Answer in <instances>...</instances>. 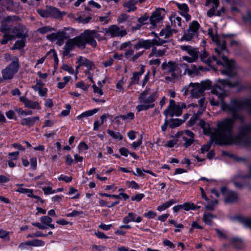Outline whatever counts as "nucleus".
Segmentation results:
<instances>
[{
	"label": "nucleus",
	"mask_w": 251,
	"mask_h": 251,
	"mask_svg": "<svg viewBox=\"0 0 251 251\" xmlns=\"http://www.w3.org/2000/svg\"><path fill=\"white\" fill-rule=\"evenodd\" d=\"M212 93L217 96L221 100V106L223 110L229 111L232 113L233 118H227L218 123L217 130L211 128L208 123L201 120L200 125L203 129V133L205 134L210 135L211 141L220 145L230 144L233 143H244L246 137L240 135L236 139H234L230 133L233 121L237 118L235 113L237 109L243 107L242 103L236 100L232 102L231 105L229 106L223 102V100L226 96V93L218 84L215 86Z\"/></svg>",
	"instance_id": "obj_1"
},
{
	"label": "nucleus",
	"mask_w": 251,
	"mask_h": 251,
	"mask_svg": "<svg viewBox=\"0 0 251 251\" xmlns=\"http://www.w3.org/2000/svg\"><path fill=\"white\" fill-rule=\"evenodd\" d=\"M208 34L218 46L215 48V51L219 57L221 58L222 62L221 63L220 61H216V63L217 64H221L224 67L223 69L221 70L222 73L229 76L234 75L236 73L234 62L232 60H228L226 56L227 52L225 47V42L226 41L224 40L222 38H219L215 29L209 28Z\"/></svg>",
	"instance_id": "obj_2"
},
{
	"label": "nucleus",
	"mask_w": 251,
	"mask_h": 251,
	"mask_svg": "<svg viewBox=\"0 0 251 251\" xmlns=\"http://www.w3.org/2000/svg\"><path fill=\"white\" fill-rule=\"evenodd\" d=\"M156 93L150 89L146 90L138 97V104L136 106L138 112L144 111L154 107V101L157 98Z\"/></svg>",
	"instance_id": "obj_3"
},
{
	"label": "nucleus",
	"mask_w": 251,
	"mask_h": 251,
	"mask_svg": "<svg viewBox=\"0 0 251 251\" xmlns=\"http://www.w3.org/2000/svg\"><path fill=\"white\" fill-rule=\"evenodd\" d=\"M210 86L209 81L199 83H190L185 86L181 90L185 96L190 95L191 97L197 98L202 95L204 90L208 89Z\"/></svg>",
	"instance_id": "obj_4"
},
{
	"label": "nucleus",
	"mask_w": 251,
	"mask_h": 251,
	"mask_svg": "<svg viewBox=\"0 0 251 251\" xmlns=\"http://www.w3.org/2000/svg\"><path fill=\"white\" fill-rule=\"evenodd\" d=\"M186 108L185 103H182L180 105L176 104L175 101L173 100H170L169 105L167 109L164 110V113L166 117L170 116L171 117L179 116L182 114V110L183 108Z\"/></svg>",
	"instance_id": "obj_5"
},
{
	"label": "nucleus",
	"mask_w": 251,
	"mask_h": 251,
	"mask_svg": "<svg viewBox=\"0 0 251 251\" xmlns=\"http://www.w3.org/2000/svg\"><path fill=\"white\" fill-rule=\"evenodd\" d=\"M19 69V63L16 58L7 67L1 71L2 79L8 80L12 79L14 75L17 73Z\"/></svg>",
	"instance_id": "obj_6"
},
{
	"label": "nucleus",
	"mask_w": 251,
	"mask_h": 251,
	"mask_svg": "<svg viewBox=\"0 0 251 251\" xmlns=\"http://www.w3.org/2000/svg\"><path fill=\"white\" fill-rule=\"evenodd\" d=\"M211 192L216 197H219L221 194H222L225 197L226 202H232L235 201L238 199V196L235 193L232 191H229L225 187L222 188L220 192L213 189H211Z\"/></svg>",
	"instance_id": "obj_7"
},
{
	"label": "nucleus",
	"mask_w": 251,
	"mask_h": 251,
	"mask_svg": "<svg viewBox=\"0 0 251 251\" xmlns=\"http://www.w3.org/2000/svg\"><path fill=\"white\" fill-rule=\"evenodd\" d=\"M181 50L186 51L190 56L184 55L182 57L183 60L186 61L189 63H192L195 61L198 57L199 51L197 49L189 46H181Z\"/></svg>",
	"instance_id": "obj_8"
},
{
	"label": "nucleus",
	"mask_w": 251,
	"mask_h": 251,
	"mask_svg": "<svg viewBox=\"0 0 251 251\" xmlns=\"http://www.w3.org/2000/svg\"><path fill=\"white\" fill-rule=\"evenodd\" d=\"M103 32L104 33V35H110L111 37H123L126 33L125 30L121 29L115 25H112L108 28L104 29Z\"/></svg>",
	"instance_id": "obj_9"
},
{
	"label": "nucleus",
	"mask_w": 251,
	"mask_h": 251,
	"mask_svg": "<svg viewBox=\"0 0 251 251\" xmlns=\"http://www.w3.org/2000/svg\"><path fill=\"white\" fill-rule=\"evenodd\" d=\"M165 41L160 39H154L152 41L145 40L140 41L138 43L135 45V48L136 50L140 49V48H144L145 49H149L152 45H162Z\"/></svg>",
	"instance_id": "obj_10"
},
{
	"label": "nucleus",
	"mask_w": 251,
	"mask_h": 251,
	"mask_svg": "<svg viewBox=\"0 0 251 251\" xmlns=\"http://www.w3.org/2000/svg\"><path fill=\"white\" fill-rule=\"evenodd\" d=\"M165 11L163 9H156L150 17V21L152 25H155L157 23L162 20L165 15Z\"/></svg>",
	"instance_id": "obj_11"
},
{
	"label": "nucleus",
	"mask_w": 251,
	"mask_h": 251,
	"mask_svg": "<svg viewBox=\"0 0 251 251\" xmlns=\"http://www.w3.org/2000/svg\"><path fill=\"white\" fill-rule=\"evenodd\" d=\"M86 43L82 34L72 40H69L66 43V47L68 49H71L74 46L82 47Z\"/></svg>",
	"instance_id": "obj_12"
},
{
	"label": "nucleus",
	"mask_w": 251,
	"mask_h": 251,
	"mask_svg": "<svg viewBox=\"0 0 251 251\" xmlns=\"http://www.w3.org/2000/svg\"><path fill=\"white\" fill-rule=\"evenodd\" d=\"M94 30H86L82 34V37L84 38V40L86 43L89 44L93 47H96L97 46L96 41L94 40Z\"/></svg>",
	"instance_id": "obj_13"
},
{
	"label": "nucleus",
	"mask_w": 251,
	"mask_h": 251,
	"mask_svg": "<svg viewBox=\"0 0 251 251\" xmlns=\"http://www.w3.org/2000/svg\"><path fill=\"white\" fill-rule=\"evenodd\" d=\"M45 245V242L38 239H34L31 241H27L21 243L19 248L22 250L25 249L27 246L42 247Z\"/></svg>",
	"instance_id": "obj_14"
},
{
	"label": "nucleus",
	"mask_w": 251,
	"mask_h": 251,
	"mask_svg": "<svg viewBox=\"0 0 251 251\" xmlns=\"http://www.w3.org/2000/svg\"><path fill=\"white\" fill-rule=\"evenodd\" d=\"M22 36V33L20 29H15L12 31V34H10V31L5 34L3 37L1 41V43L2 44H5L7 43V42L15 38V37H20Z\"/></svg>",
	"instance_id": "obj_15"
},
{
	"label": "nucleus",
	"mask_w": 251,
	"mask_h": 251,
	"mask_svg": "<svg viewBox=\"0 0 251 251\" xmlns=\"http://www.w3.org/2000/svg\"><path fill=\"white\" fill-rule=\"evenodd\" d=\"M162 68L165 71L171 73L172 76L175 75L176 72L177 73L178 72L177 65L173 62L163 63L162 64Z\"/></svg>",
	"instance_id": "obj_16"
},
{
	"label": "nucleus",
	"mask_w": 251,
	"mask_h": 251,
	"mask_svg": "<svg viewBox=\"0 0 251 251\" xmlns=\"http://www.w3.org/2000/svg\"><path fill=\"white\" fill-rule=\"evenodd\" d=\"M176 5L179 9V14L184 17L187 21H189L191 17L188 14L189 9L188 5L185 3H177Z\"/></svg>",
	"instance_id": "obj_17"
},
{
	"label": "nucleus",
	"mask_w": 251,
	"mask_h": 251,
	"mask_svg": "<svg viewBox=\"0 0 251 251\" xmlns=\"http://www.w3.org/2000/svg\"><path fill=\"white\" fill-rule=\"evenodd\" d=\"M35 91H38L41 97H46L47 95L48 89L44 87V84L40 81H37L36 84L32 87Z\"/></svg>",
	"instance_id": "obj_18"
},
{
	"label": "nucleus",
	"mask_w": 251,
	"mask_h": 251,
	"mask_svg": "<svg viewBox=\"0 0 251 251\" xmlns=\"http://www.w3.org/2000/svg\"><path fill=\"white\" fill-rule=\"evenodd\" d=\"M142 221V218L137 216L136 214L129 212L127 216L124 218L123 222L125 224H128L130 222L140 223Z\"/></svg>",
	"instance_id": "obj_19"
},
{
	"label": "nucleus",
	"mask_w": 251,
	"mask_h": 251,
	"mask_svg": "<svg viewBox=\"0 0 251 251\" xmlns=\"http://www.w3.org/2000/svg\"><path fill=\"white\" fill-rule=\"evenodd\" d=\"M182 138L185 141V145L188 147L191 145L194 141V134L192 131L186 130L183 132Z\"/></svg>",
	"instance_id": "obj_20"
},
{
	"label": "nucleus",
	"mask_w": 251,
	"mask_h": 251,
	"mask_svg": "<svg viewBox=\"0 0 251 251\" xmlns=\"http://www.w3.org/2000/svg\"><path fill=\"white\" fill-rule=\"evenodd\" d=\"M201 191L202 197L207 201V205L205 206V208L208 210H213L215 206L218 204L217 200H215L211 202H209L204 192V190L202 188H201Z\"/></svg>",
	"instance_id": "obj_21"
},
{
	"label": "nucleus",
	"mask_w": 251,
	"mask_h": 251,
	"mask_svg": "<svg viewBox=\"0 0 251 251\" xmlns=\"http://www.w3.org/2000/svg\"><path fill=\"white\" fill-rule=\"evenodd\" d=\"M39 119V117H33L24 118L21 120V123L22 125L31 126L34 124V123Z\"/></svg>",
	"instance_id": "obj_22"
},
{
	"label": "nucleus",
	"mask_w": 251,
	"mask_h": 251,
	"mask_svg": "<svg viewBox=\"0 0 251 251\" xmlns=\"http://www.w3.org/2000/svg\"><path fill=\"white\" fill-rule=\"evenodd\" d=\"M99 109L98 108H95L92 110H89L87 111H86L83 113H82L81 114L77 116L76 118L78 120H82L84 118L88 117L90 116H91L96 113L97 112H98Z\"/></svg>",
	"instance_id": "obj_23"
},
{
	"label": "nucleus",
	"mask_w": 251,
	"mask_h": 251,
	"mask_svg": "<svg viewBox=\"0 0 251 251\" xmlns=\"http://www.w3.org/2000/svg\"><path fill=\"white\" fill-rule=\"evenodd\" d=\"M137 1V0H129L124 3V6L126 8V10L128 12L134 11L136 9L135 5Z\"/></svg>",
	"instance_id": "obj_24"
},
{
	"label": "nucleus",
	"mask_w": 251,
	"mask_h": 251,
	"mask_svg": "<svg viewBox=\"0 0 251 251\" xmlns=\"http://www.w3.org/2000/svg\"><path fill=\"white\" fill-rule=\"evenodd\" d=\"M57 42L56 43L60 46L63 43L64 39L67 38L69 36L65 31H59L57 32Z\"/></svg>",
	"instance_id": "obj_25"
},
{
	"label": "nucleus",
	"mask_w": 251,
	"mask_h": 251,
	"mask_svg": "<svg viewBox=\"0 0 251 251\" xmlns=\"http://www.w3.org/2000/svg\"><path fill=\"white\" fill-rule=\"evenodd\" d=\"M17 19L16 17H7L5 20L2 22V25L0 27V30L2 31V32H7V31H8L9 30V28H7L5 25H6V23H8V24H10L11 22Z\"/></svg>",
	"instance_id": "obj_26"
},
{
	"label": "nucleus",
	"mask_w": 251,
	"mask_h": 251,
	"mask_svg": "<svg viewBox=\"0 0 251 251\" xmlns=\"http://www.w3.org/2000/svg\"><path fill=\"white\" fill-rule=\"evenodd\" d=\"M229 241L231 244L235 248H240L242 247L243 241L238 237H232L230 239Z\"/></svg>",
	"instance_id": "obj_27"
},
{
	"label": "nucleus",
	"mask_w": 251,
	"mask_h": 251,
	"mask_svg": "<svg viewBox=\"0 0 251 251\" xmlns=\"http://www.w3.org/2000/svg\"><path fill=\"white\" fill-rule=\"evenodd\" d=\"M201 59L203 62H204L207 64H209L211 62L212 60L216 61V58L214 56H212V59H210V57H208V53L205 51L201 54Z\"/></svg>",
	"instance_id": "obj_28"
},
{
	"label": "nucleus",
	"mask_w": 251,
	"mask_h": 251,
	"mask_svg": "<svg viewBox=\"0 0 251 251\" xmlns=\"http://www.w3.org/2000/svg\"><path fill=\"white\" fill-rule=\"evenodd\" d=\"M182 209L186 211L196 210L200 208V206L195 205L193 203L186 202L182 204Z\"/></svg>",
	"instance_id": "obj_29"
},
{
	"label": "nucleus",
	"mask_w": 251,
	"mask_h": 251,
	"mask_svg": "<svg viewBox=\"0 0 251 251\" xmlns=\"http://www.w3.org/2000/svg\"><path fill=\"white\" fill-rule=\"evenodd\" d=\"M166 52V49L157 50L156 48H153L152 49L151 52L149 55V57L152 56H155L156 57H159L163 56L165 54Z\"/></svg>",
	"instance_id": "obj_30"
},
{
	"label": "nucleus",
	"mask_w": 251,
	"mask_h": 251,
	"mask_svg": "<svg viewBox=\"0 0 251 251\" xmlns=\"http://www.w3.org/2000/svg\"><path fill=\"white\" fill-rule=\"evenodd\" d=\"M197 35H198L196 33L188 29L185 32L184 35L181 38V40L189 41H190L194 37L197 36Z\"/></svg>",
	"instance_id": "obj_31"
},
{
	"label": "nucleus",
	"mask_w": 251,
	"mask_h": 251,
	"mask_svg": "<svg viewBox=\"0 0 251 251\" xmlns=\"http://www.w3.org/2000/svg\"><path fill=\"white\" fill-rule=\"evenodd\" d=\"M175 203V201L173 200H171L169 201H166L162 204L158 206L157 208V210L159 211H162L165 210L166 209L171 206L172 204Z\"/></svg>",
	"instance_id": "obj_32"
},
{
	"label": "nucleus",
	"mask_w": 251,
	"mask_h": 251,
	"mask_svg": "<svg viewBox=\"0 0 251 251\" xmlns=\"http://www.w3.org/2000/svg\"><path fill=\"white\" fill-rule=\"evenodd\" d=\"M77 63H78V66L76 67V71H77V69L81 66H85L86 65H90L89 60L85 58H84L82 56H79L77 59Z\"/></svg>",
	"instance_id": "obj_33"
},
{
	"label": "nucleus",
	"mask_w": 251,
	"mask_h": 251,
	"mask_svg": "<svg viewBox=\"0 0 251 251\" xmlns=\"http://www.w3.org/2000/svg\"><path fill=\"white\" fill-rule=\"evenodd\" d=\"M144 72V67H142L141 71L140 72H136L134 73L133 75L131 78V83L132 84L136 83L138 82L139 78Z\"/></svg>",
	"instance_id": "obj_34"
},
{
	"label": "nucleus",
	"mask_w": 251,
	"mask_h": 251,
	"mask_svg": "<svg viewBox=\"0 0 251 251\" xmlns=\"http://www.w3.org/2000/svg\"><path fill=\"white\" fill-rule=\"evenodd\" d=\"M172 34V31L169 26L163 29L160 32V36L164 37L165 38L169 37Z\"/></svg>",
	"instance_id": "obj_35"
},
{
	"label": "nucleus",
	"mask_w": 251,
	"mask_h": 251,
	"mask_svg": "<svg viewBox=\"0 0 251 251\" xmlns=\"http://www.w3.org/2000/svg\"><path fill=\"white\" fill-rule=\"evenodd\" d=\"M25 106L29 108L40 109V106L38 102L32 101L28 99L24 103Z\"/></svg>",
	"instance_id": "obj_36"
},
{
	"label": "nucleus",
	"mask_w": 251,
	"mask_h": 251,
	"mask_svg": "<svg viewBox=\"0 0 251 251\" xmlns=\"http://www.w3.org/2000/svg\"><path fill=\"white\" fill-rule=\"evenodd\" d=\"M213 218V215L208 212H205L204 213L203 220L204 222L208 225H211L212 224V219Z\"/></svg>",
	"instance_id": "obj_37"
},
{
	"label": "nucleus",
	"mask_w": 251,
	"mask_h": 251,
	"mask_svg": "<svg viewBox=\"0 0 251 251\" xmlns=\"http://www.w3.org/2000/svg\"><path fill=\"white\" fill-rule=\"evenodd\" d=\"M200 24L197 21H193L190 25L189 30L198 35V30L200 27Z\"/></svg>",
	"instance_id": "obj_38"
},
{
	"label": "nucleus",
	"mask_w": 251,
	"mask_h": 251,
	"mask_svg": "<svg viewBox=\"0 0 251 251\" xmlns=\"http://www.w3.org/2000/svg\"><path fill=\"white\" fill-rule=\"evenodd\" d=\"M25 45V40L22 38L20 40L16 42L14 46L11 48L12 50L21 49L24 47Z\"/></svg>",
	"instance_id": "obj_39"
},
{
	"label": "nucleus",
	"mask_w": 251,
	"mask_h": 251,
	"mask_svg": "<svg viewBox=\"0 0 251 251\" xmlns=\"http://www.w3.org/2000/svg\"><path fill=\"white\" fill-rule=\"evenodd\" d=\"M107 133L108 134L111 136L113 138L115 139H119L122 140L123 138L122 134H121L119 132H114L110 129L107 130Z\"/></svg>",
	"instance_id": "obj_40"
},
{
	"label": "nucleus",
	"mask_w": 251,
	"mask_h": 251,
	"mask_svg": "<svg viewBox=\"0 0 251 251\" xmlns=\"http://www.w3.org/2000/svg\"><path fill=\"white\" fill-rule=\"evenodd\" d=\"M71 80V77L70 76H64L63 78V81L59 82L57 84V88L59 89H62L64 88L66 85Z\"/></svg>",
	"instance_id": "obj_41"
},
{
	"label": "nucleus",
	"mask_w": 251,
	"mask_h": 251,
	"mask_svg": "<svg viewBox=\"0 0 251 251\" xmlns=\"http://www.w3.org/2000/svg\"><path fill=\"white\" fill-rule=\"evenodd\" d=\"M220 83L224 87L227 86L229 87H235L238 84V82H232L226 80H222L220 81Z\"/></svg>",
	"instance_id": "obj_42"
},
{
	"label": "nucleus",
	"mask_w": 251,
	"mask_h": 251,
	"mask_svg": "<svg viewBox=\"0 0 251 251\" xmlns=\"http://www.w3.org/2000/svg\"><path fill=\"white\" fill-rule=\"evenodd\" d=\"M170 20L172 23L174 24L175 26H181V19L180 17L173 16L170 17Z\"/></svg>",
	"instance_id": "obj_43"
},
{
	"label": "nucleus",
	"mask_w": 251,
	"mask_h": 251,
	"mask_svg": "<svg viewBox=\"0 0 251 251\" xmlns=\"http://www.w3.org/2000/svg\"><path fill=\"white\" fill-rule=\"evenodd\" d=\"M240 222L246 226L251 227V219L249 217H242L239 219Z\"/></svg>",
	"instance_id": "obj_44"
},
{
	"label": "nucleus",
	"mask_w": 251,
	"mask_h": 251,
	"mask_svg": "<svg viewBox=\"0 0 251 251\" xmlns=\"http://www.w3.org/2000/svg\"><path fill=\"white\" fill-rule=\"evenodd\" d=\"M16 191L20 193L25 194L29 197H30V196H32L33 190L32 189L20 187Z\"/></svg>",
	"instance_id": "obj_45"
},
{
	"label": "nucleus",
	"mask_w": 251,
	"mask_h": 251,
	"mask_svg": "<svg viewBox=\"0 0 251 251\" xmlns=\"http://www.w3.org/2000/svg\"><path fill=\"white\" fill-rule=\"evenodd\" d=\"M75 86L84 91H86L89 87V85L85 83L83 81H79L75 84Z\"/></svg>",
	"instance_id": "obj_46"
},
{
	"label": "nucleus",
	"mask_w": 251,
	"mask_h": 251,
	"mask_svg": "<svg viewBox=\"0 0 251 251\" xmlns=\"http://www.w3.org/2000/svg\"><path fill=\"white\" fill-rule=\"evenodd\" d=\"M15 110L20 116L30 115L32 114V111H24L22 108H17Z\"/></svg>",
	"instance_id": "obj_47"
},
{
	"label": "nucleus",
	"mask_w": 251,
	"mask_h": 251,
	"mask_svg": "<svg viewBox=\"0 0 251 251\" xmlns=\"http://www.w3.org/2000/svg\"><path fill=\"white\" fill-rule=\"evenodd\" d=\"M40 221L43 225L47 226L51 223L52 219L48 216H44L40 218Z\"/></svg>",
	"instance_id": "obj_48"
},
{
	"label": "nucleus",
	"mask_w": 251,
	"mask_h": 251,
	"mask_svg": "<svg viewBox=\"0 0 251 251\" xmlns=\"http://www.w3.org/2000/svg\"><path fill=\"white\" fill-rule=\"evenodd\" d=\"M126 185L128 188H131L134 189H139L138 184L134 181H127Z\"/></svg>",
	"instance_id": "obj_49"
},
{
	"label": "nucleus",
	"mask_w": 251,
	"mask_h": 251,
	"mask_svg": "<svg viewBox=\"0 0 251 251\" xmlns=\"http://www.w3.org/2000/svg\"><path fill=\"white\" fill-rule=\"evenodd\" d=\"M42 190L44 194L46 195L52 194L56 192V190H52V188L50 186L43 187Z\"/></svg>",
	"instance_id": "obj_50"
},
{
	"label": "nucleus",
	"mask_w": 251,
	"mask_h": 251,
	"mask_svg": "<svg viewBox=\"0 0 251 251\" xmlns=\"http://www.w3.org/2000/svg\"><path fill=\"white\" fill-rule=\"evenodd\" d=\"M182 120L178 119H175L172 121L170 126L172 127H177L182 123Z\"/></svg>",
	"instance_id": "obj_51"
},
{
	"label": "nucleus",
	"mask_w": 251,
	"mask_h": 251,
	"mask_svg": "<svg viewBox=\"0 0 251 251\" xmlns=\"http://www.w3.org/2000/svg\"><path fill=\"white\" fill-rule=\"evenodd\" d=\"M145 195L143 194H137L135 196L131 197V200L132 201H140L144 197Z\"/></svg>",
	"instance_id": "obj_52"
},
{
	"label": "nucleus",
	"mask_w": 251,
	"mask_h": 251,
	"mask_svg": "<svg viewBox=\"0 0 251 251\" xmlns=\"http://www.w3.org/2000/svg\"><path fill=\"white\" fill-rule=\"evenodd\" d=\"M58 179L59 180L64 181L67 183L70 182L72 180V177L71 176H68L64 175H60Z\"/></svg>",
	"instance_id": "obj_53"
},
{
	"label": "nucleus",
	"mask_w": 251,
	"mask_h": 251,
	"mask_svg": "<svg viewBox=\"0 0 251 251\" xmlns=\"http://www.w3.org/2000/svg\"><path fill=\"white\" fill-rule=\"evenodd\" d=\"M156 216V213L151 210L149 211L148 212L144 214V216L148 219L154 218Z\"/></svg>",
	"instance_id": "obj_54"
},
{
	"label": "nucleus",
	"mask_w": 251,
	"mask_h": 251,
	"mask_svg": "<svg viewBox=\"0 0 251 251\" xmlns=\"http://www.w3.org/2000/svg\"><path fill=\"white\" fill-rule=\"evenodd\" d=\"M86 198L89 200L90 203L92 204H94L95 202L94 199H97V197H94L93 194L89 193L86 194Z\"/></svg>",
	"instance_id": "obj_55"
},
{
	"label": "nucleus",
	"mask_w": 251,
	"mask_h": 251,
	"mask_svg": "<svg viewBox=\"0 0 251 251\" xmlns=\"http://www.w3.org/2000/svg\"><path fill=\"white\" fill-rule=\"evenodd\" d=\"M30 168L32 169H35L37 167V158L35 157H32L30 159Z\"/></svg>",
	"instance_id": "obj_56"
},
{
	"label": "nucleus",
	"mask_w": 251,
	"mask_h": 251,
	"mask_svg": "<svg viewBox=\"0 0 251 251\" xmlns=\"http://www.w3.org/2000/svg\"><path fill=\"white\" fill-rule=\"evenodd\" d=\"M89 63L91 64H90V65H89V66L86 65V67L87 68V69H88L87 72L88 73L89 75H90V79L92 80V74L90 71L95 68V66H94L93 62L90 60H89Z\"/></svg>",
	"instance_id": "obj_57"
},
{
	"label": "nucleus",
	"mask_w": 251,
	"mask_h": 251,
	"mask_svg": "<svg viewBox=\"0 0 251 251\" xmlns=\"http://www.w3.org/2000/svg\"><path fill=\"white\" fill-rule=\"evenodd\" d=\"M83 214V212L81 211L74 210L72 212L68 213L66 215L68 217L77 216Z\"/></svg>",
	"instance_id": "obj_58"
},
{
	"label": "nucleus",
	"mask_w": 251,
	"mask_h": 251,
	"mask_svg": "<svg viewBox=\"0 0 251 251\" xmlns=\"http://www.w3.org/2000/svg\"><path fill=\"white\" fill-rule=\"evenodd\" d=\"M211 3L213 4V6L214 7H218L219 5L218 0H206V6H209Z\"/></svg>",
	"instance_id": "obj_59"
},
{
	"label": "nucleus",
	"mask_w": 251,
	"mask_h": 251,
	"mask_svg": "<svg viewBox=\"0 0 251 251\" xmlns=\"http://www.w3.org/2000/svg\"><path fill=\"white\" fill-rule=\"evenodd\" d=\"M88 149L87 145L84 142H81L78 146V149L79 152H82Z\"/></svg>",
	"instance_id": "obj_60"
},
{
	"label": "nucleus",
	"mask_w": 251,
	"mask_h": 251,
	"mask_svg": "<svg viewBox=\"0 0 251 251\" xmlns=\"http://www.w3.org/2000/svg\"><path fill=\"white\" fill-rule=\"evenodd\" d=\"M122 119L123 120H132L134 118L133 113L129 112L126 115L121 116Z\"/></svg>",
	"instance_id": "obj_61"
},
{
	"label": "nucleus",
	"mask_w": 251,
	"mask_h": 251,
	"mask_svg": "<svg viewBox=\"0 0 251 251\" xmlns=\"http://www.w3.org/2000/svg\"><path fill=\"white\" fill-rule=\"evenodd\" d=\"M62 69L63 70L66 71L70 74H73L74 73V70L73 68L67 65H64L62 67Z\"/></svg>",
	"instance_id": "obj_62"
},
{
	"label": "nucleus",
	"mask_w": 251,
	"mask_h": 251,
	"mask_svg": "<svg viewBox=\"0 0 251 251\" xmlns=\"http://www.w3.org/2000/svg\"><path fill=\"white\" fill-rule=\"evenodd\" d=\"M125 81L124 80V78H122L121 80H120L117 83L116 87L118 89H119L120 91H123V85L125 83Z\"/></svg>",
	"instance_id": "obj_63"
},
{
	"label": "nucleus",
	"mask_w": 251,
	"mask_h": 251,
	"mask_svg": "<svg viewBox=\"0 0 251 251\" xmlns=\"http://www.w3.org/2000/svg\"><path fill=\"white\" fill-rule=\"evenodd\" d=\"M105 247L102 246H97L94 245L92 246V251H103L105 250Z\"/></svg>",
	"instance_id": "obj_64"
}]
</instances>
